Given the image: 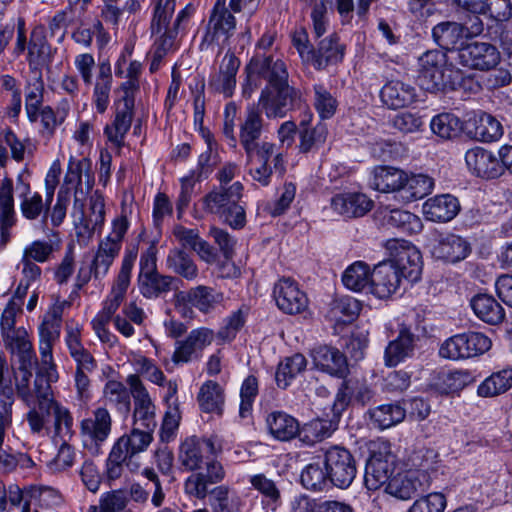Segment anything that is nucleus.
Instances as JSON below:
<instances>
[{
    "instance_id": "nucleus-3",
    "label": "nucleus",
    "mask_w": 512,
    "mask_h": 512,
    "mask_svg": "<svg viewBox=\"0 0 512 512\" xmlns=\"http://www.w3.org/2000/svg\"><path fill=\"white\" fill-rule=\"evenodd\" d=\"M461 74L448 64L447 56L440 50H428L418 59V83L430 93L456 90Z\"/></svg>"
},
{
    "instance_id": "nucleus-21",
    "label": "nucleus",
    "mask_w": 512,
    "mask_h": 512,
    "mask_svg": "<svg viewBox=\"0 0 512 512\" xmlns=\"http://www.w3.org/2000/svg\"><path fill=\"white\" fill-rule=\"evenodd\" d=\"M273 297L280 310L287 314L302 312L308 305V299L291 278H282L274 285Z\"/></svg>"
},
{
    "instance_id": "nucleus-56",
    "label": "nucleus",
    "mask_w": 512,
    "mask_h": 512,
    "mask_svg": "<svg viewBox=\"0 0 512 512\" xmlns=\"http://www.w3.org/2000/svg\"><path fill=\"white\" fill-rule=\"evenodd\" d=\"M223 298V293L204 285L192 288L187 293L188 302L203 313L213 310Z\"/></svg>"
},
{
    "instance_id": "nucleus-24",
    "label": "nucleus",
    "mask_w": 512,
    "mask_h": 512,
    "mask_svg": "<svg viewBox=\"0 0 512 512\" xmlns=\"http://www.w3.org/2000/svg\"><path fill=\"white\" fill-rule=\"evenodd\" d=\"M460 202L451 194H439L428 198L422 205L426 220L435 223H447L460 212Z\"/></svg>"
},
{
    "instance_id": "nucleus-29",
    "label": "nucleus",
    "mask_w": 512,
    "mask_h": 512,
    "mask_svg": "<svg viewBox=\"0 0 512 512\" xmlns=\"http://www.w3.org/2000/svg\"><path fill=\"white\" fill-rule=\"evenodd\" d=\"M314 365L323 372L337 377H343L347 371L345 355L337 348L321 345L311 352Z\"/></svg>"
},
{
    "instance_id": "nucleus-5",
    "label": "nucleus",
    "mask_w": 512,
    "mask_h": 512,
    "mask_svg": "<svg viewBox=\"0 0 512 512\" xmlns=\"http://www.w3.org/2000/svg\"><path fill=\"white\" fill-rule=\"evenodd\" d=\"M303 102L301 91L293 85L264 86L258 98V110L267 119H282L299 109Z\"/></svg>"
},
{
    "instance_id": "nucleus-36",
    "label": "nucleus",
    "mask_w": 512,
    "mask_h": 512,
    "mask_svg": "<svg viewBox=\"0 0 512 512\" xmlns=\"http://www.w3.org/2000/svg\"><path fill=\"white\" fill-rule=\"evenodd\" d=\"M14 223L13 181L5 177L0 182V236L3 243L9 240V230Z\"/></svg>"
},
{
    "instance_id": "nucleus-37",
    "label": "nucleus",
    "mask_w": 512,
    "mask_h": 512,
    "mask_svg": "<svg viewBox=\"0 0 512 512\" xmlns=\"http://www.w3.org/2000/svg\"><path fill=\"white\" fill-rule=\"evenodd\" d=\"M133 108L131 101L126 100L125 105L117 108L112 123L104 128L108 141L118 149L124 146L125 136L131 127Z\"/></svg>"
},
{
    "instance_id": "nucleus-14",
    "label": "nucleus",
    "mask_w": 512,
    "mask_h": 512,
    "mask_svg": "<svg viewBox=\"0 0 512 512\" xmlns=\"http://www.w3.org/2000/svg\"><path fill=\"white\" fill-rule=\"evenodd\" d=\"M246 73L264 79L265 86H278L289 83V72L285 62L274 55L257 51L245 67Z\"/></svg>"
},
{
    "instance_id": "nucleus-26",
    "label": "nucleus",
    "mask_w": 512,
    "mask_h": 512,
    "mask_svg": "<svg viewBox=\"0 0 512 512\" xmlns=\"http://www.w3.org/2000/svg\"><path fill=\"white\" fill-rule=\"evenodd\" d=\"M465 162L468 169L478 177L495 178L502 172V166L497 157L481 147L469 149L465 154Z\"/></svg>"
},
{
    "instance_id": "nucleus-38",
    "label": "nucleus",
    "mask_w": 512,
    "mask_h": 512,
    "mask_svg": "<svg viewBox=\"0 0 512 512\" xmlns=\"http://www.w3.org/2000/svg\"><path fill=\"white\" fill-rule=\"evenodd\" d=\"M264 120L262 113L254 106H250L246 110L244 120L240 124V144L242 145L245 153L255 147L256 143L261 142L260 137L263 131Z\"/></svg>"
},
{
    "instance_id": "nucleus-10",
    "label": "nucleus",
    "mask_w": 512,
    "mask_h": 512,
    "mask_svg": "<svg viewBox=\"0 0 512 512\" xmlns=\"http://www.w3.org/2000/svg\"><path fill=\"white\" fill-rule=\"evenodd\" d=\"M40 50L35 44L28 47V62L30 73L26 79L24 87L25 111L27 118L31 123L38 120L39 109L44 101V80L42 72L36 68V62L39 57Z\"/></svg>"
},
{
    "instance_id": "nucleus-62",
    "label": "nucleus",
    "mask_w": 512,
    "mask_h": 512,
    "mask_svg": "<svg viewBox=\"0 0 512 512\" xmlns=\"http://www.w3.org/2000/svg\"><path fill=\"white\" fill-rule=\"evenodd\" d=\"M474 135L479 141L495 142L502 137L503 126L494 116L483 112L475 120Z\"/></svg>"
},
{
    "instance_id": "nucleus-58",
    "label": "nucleus",
    "mask_w": 512,
    "mask_h": 512,
    "mask_svg": "<svg viewBox=\"0 0 512 512\" xmlns=\"http://www.w3.org/2000/svg\"><path fill=\"white\" fill-rule=\"evenodd\" d=\"M27 496H29V500L26 499L21 512H38L37 509H32L33 502L46 508L56 507L62 502L61 494L56 489L47 486L31 487L27 490Z\"/></svg>"
},
{
    "instance_id": "nucleus-52",
    "label": "nucleus",
    "mask_w": 512,
    "mask_h": 512,
    "mask_svg": "<svg viewBox=\"0 0 512 512\" xmlns=\"http://www.w3.org/2000/svg\"><path fill=\"white\" fill-rule=\"evenodd\" d=\"M173 277L159 272L138 275L139 291L147 299H156L171 290Z\"/></svg>"
},
{
    "instance_id": "nucleus-50",
    "label": "nucleus",
    "mask_w": 512,
    "mask_h": 512,
    "mask_svg": "<svg viewBox=\"0 0 512 512\" xmlns=\"http://www.w3.org/2000/svg\"><path fill=\"white\" fill-rule=\"evenodd\" d=\"M307 366L304 355L296 353L282 360L275 373V381L279 388L286 389L292 381L301 374Z\"/></svg>"
},
{
    "instance_id": "nucleus-46",
    "label": "nucleus",
    "mask_w": 512,
    "mask_h": 512,
    "mask_svg": "<svg viewBox=\"0 0 512 512\" xmlns=\"http://www.w3.org/2000/svg\"><path fill=\"white\" fill-rule=\"evenodd\" d=\"M112 87L111 66L108 62L98 65V72L93 90V104L98 113L103 114L109 105Z\"/></svg>"
},
{
    "instance_id": "nucleus-30",
    "label": "nucleus",
    "mask_w": 512,
    "mask_h": 512,
    "mask_svg": "<svg viewBox=\"0 0 512 512\" xmlns=\"http://www.w3.org/2000/svg\"><path fill=\"white\" fill-rule=\"evenodd\" d=\"M152 433L151 431L134 427L130 434L121 436L113 444L129 458L127 467L130 470L138 468V464L133 461V457L148 448L153 439Z\"/></svg>"
},
{
    "instance_id": "nucleus-31",
    "label": "nucleus",
    "mask_w": 512,
    "mask_h": 512,
    "mask_svg": "<svg viewBox=\"0 0 512 512\" xmlns=\"http://www.w3.org/2000/svg\"><path fill=\"white\" fill-rule=\"evenodd\" d=\"M3 337L6 348L15 355L23 367H34L36 354L28 331L19 327Z\"/></svg>"
},
{
    "instance_id": "nucleus-22",
    "label": "nucleus",
    "mask_w": 512,
    "mask_h": 512,
    "mask_svg": "<svg viewBox=\"0 0 512 512\" xmlns=\"http://www.w3.org/2000/svg\"><path fill=\"white\" fill-rule=\"evenodd\" d=\"M430 252L436 259L456 263L464 260L469 255L470 245L459 235L452 233L440 234L431 243Z\"/></svg>"
},
{
    "instance_id": "nucleus-48",
    "label": "nucleus",
    "mask_w": 512,
    "mask_h": 512,
    "mask_svg": "<svg viewBox=\"0 0 512 512\" xmlns=\"http://www.w3.org/2000/svg\"><path fill=\"white\" fill-rule=\"evenodd\" d=\"M166 267L172 273L179 275L187 281H194L199 270L193 258L181 249H171L166 258Z\"/></svg>"
},
{
    "instance_id": "nucleus-55",
    "label": "nucleus",
    "mask_w": 512,
    "mask_h": 512,
    "mask_svg": "<svg viewBox=\"0 0 512 512\" xmlns=\"http://www.w3.org/2000/svg\"><path fill=\"white\" fill-rule=\"evenodd\" d=\"M386 225L397 228L408 234L418 233L422 230V221L417 215L402 209L386 210L383 214Z\"/></svg>"
},
{
    "instance_id": "nucleus-47",
    "label": "nucleus",
    "mask_w": 512,
    "mask_h": 512,
    "mask_svg": "<svg viewBox=\"0 0 512 512\" xmlns=\"http://www.w3.org/2000/svg\"><path fill=\"white\" fill-rule=\"evenodd\" d=\"M197 400L203 412L220 415L225 402L224 389L219 383L208 380L200 387Z\"/></svg>"
},
{
    "instance_id": "nucleus-53",
    "label": "nucleus",
    "mask_w": 512,
    "mask_h": 512,
    "mask_svg": "<svg viewBox=\"0 0 512 512\" xmlns=\"http://www.w3.org/2000/svg\"><path fill=\"white\" fill-rule=\"evenodd\" d=\"M359 312V302L352 297L344 296L331 301L327 317L336 324H347L351 323Z\"/></svg>"
},
{
    "instance_id": "nucleus-12",
    "label": "nucleus",
    "mask_w": 512,
    "mask_h": 512,
    "mask_svg": "<svg viewBox=\"0 0 512 512\" xmlns=\"http://www.w3.org/2000/svg\"><path fill=\"white\" fill-rule=\"evenodd\" d=\"M89 215L85 209H72L75 232L79 243L86 245L96 231L100 232L105 222L104 198L98 192L90 197Z\"/></svg>"
},
{
    "instance_id": "nucleus-61",
    "label": "nucleus",
    "mask_w": 512,
    "mask_h": 512,
    "mask_svg": "<svg viewBox=\"0 0 512 512\" xmlns=\"http://www.w3.org/2000/svg\"><path fill=\"white\" fill-rule=\"evenodd\" d=\"M213 496L212 508L214 512H242L243 500L228 486L221 485L211 492Z\"/></svg>"
},
{
    "instance_id": "nucleus-32",
    "label": "nucleus",
    "mask_w": 512,
    "mask_h": 512,
    "mask_svg": "<svg viewBox=\"0 0 512 512\" xmlns=\"http://www.w3.org/2000/svg\"><path fill=\"white\" fill-rule=\"evenodd\" d=\"M31 369L32 367H23L22 363H20L18 371L15 372L17 394L27 406L36 404V400H41L38 393L40 382L46 383L48 387H51V383L54 382L48 380L46 375L38 370L33 382V386H31Z\"/></svg>"
},
{
    "instance_id": "nucleus-18",
    "label": "nucleus",
    "mask_w": 512,
    "mask_h": 512,
    "mask_svg": "<svg viewBox=\"0 0 512 512\" xmlns=\"http://www.w3.org/2000/svg\"><path fill=\"white\" fill-rule=\"evenodd\" d=\"M236 28V19L226 6V0H217L212 10L208 29L200 44V49L205 50L220 37L227 40Z\"/></svg>"
},
{
    "instance_id": "nucleus-7",
    "label": "nucleus",
    "mask_w": 512,
    "mask_h": 512,
    "mask_svg": "<svg viewBox=\"0 0 512 512\" xmlns=\"http://www.w3.org/2000/svg\"><path fill=\"white\" fill-rule=\"evenodd\" d=\"M491 345L486 335L470 331L446 339L439 348V355L450 360L466 359L484 354Z\"/></svg>"
},
{
    "instance_id": "nucleus-64",
    "label": "nucleus",
    "mask_w": 512,
    "mask_h": 512,
    "mask_svg": "<svg viewBox=\"0 0 512 512\" xmlns=\"http://www.w3.org/2000/svg\"><path fill=\"white\" fill-rule=\"evenodd\" d=\"M313 105L321 119L332 118L338 107V101L324 84L313 85Z\"/></svg>"
},
{
    "instance_id": "nucleus-2",
    "label": "nucleus",
    "mask_w": 512,
    "mask_h": 512,
    "mask_svg": "<svg viewBox=\"0 0 512 512\" xmlns=\"http://www.w3.org/2000/svg\"><path fill=\"white\" fill-rule=\"evenodd\" d=\"M137 258V250L125 251L120 271L112 285L111 291L102 303V309L92 319V328L102 343L114 345L117 337L109 330V323L116 316L115 313L125 299L131 282V274L134 262Z\"/></svg>"
},
{
    "instance_id": "nucleus-54",
    "label": "nucleus",
    "mask_w": 512,
    "mask_h": 512,
    "mask_svg": "<svg viewBox=\"0 0 512 512\" xmlns=\"http://www.w3.org/2000/svg\"><path fill=\"white\" fill-rule=\"evenodd\" d=\"M66 301L56 302L49 307L43 315L42 321L38 327L39 337L58 340L61 333L62 317Z\"/></svg>"
},
{
    "instance_id": "nucleus-1",
    "label": "nucleus",
    "mask_w": 512,
    "mask_h": 512,
    "mask_svg": "<svg viewBox=\"0 0 512 512\" xmlns=\"http://www.w3.org/2000/svg\"><path fill=\"white\" fill-rule=\"evenodd\" d=\"M215 446L209 438H187L180 446L179 462L187 471H197L185 481V492L198 499H204L208 487L221 482L225 471L214 459Z\"/></svg>"
},
{
    "instance_id": "nucleus-59",
    "label": "nucleus",
    "mask_w": 512,
    "mask_h": 512,
    "mask_svg": "<svg viewBox=\"0 0 512 512\" xmlns=\"http://www.w3.org/2000/svg\"><path fill=\"white\" fill-rule=\"evenodd\" d=\"M512 386V369H503L486 378L478 387L481 397H493L506 392Z\"/></svg>"
},
{
    "instance_id": "nucleus-11",
    "label": "nucleus",
    "mask_w": 512,
    "mask_h": 512,
    "mask_svg": "<svg viewBox=\"0 0 512 512\" xmlns=\"http://www.w3.org/2000/svg\"><path fill=\"white\" fill-rule=\"evenodd\" d=\"M386 247L390 252L387 262L392 263L403 278L411 282L417 281L422 270L420 251L410 242L400 239L388 240Z\"/></svg>"
},
{
    "instance_id": "nucleus-33",
    "label": "nucleus",
    "mask_w": 512,
    "mask_h": 512,
    "mask_svg": "<svg viewBox=\"0 0 512 512\" xmlns=\"http://www.w3.org/2000/svg\"><path fill=\"white\" fill-rule=\"evenodd\" d=\"M406 179V172L389 166H379L373 171L370 185L373 189L383 193H393L399 201L400 189Z\"/></svg>"
},
{
    "instance_id": "nucleus-27",
    "label": "nucleus",
    "mask_w": 512,
    "mask_h": 512,
    "mask_svg": "<svg viewBox=\"0 0 512 512\" xmlns=\"http://www.w3.org/2000/svg\"><path fill=\"white\" fill-rule=\"evenodd\" d=\"M243 185L236 181L229 187L221 186L208 193L203 199L204 209L220 217L242 197Z\"/></svg>"
},
{
    "instance_id": "nucleus-40",
    "label": "nucleus",
    "mask_w": 512,
    "mask_h": 512,
    "mask_svg": "<svg viewBox=\"0 0 512 512\" xmlns=\"http://www.w3.org/2000/svg\"><path fill=\"white\" fill-rule=\"evenodd\" d=\"M344 57V46L339 43L336 34H331L322 39L317 50L312 53L313 65L316 69L321 70L329 65L337 64Z\"/></svg>"
},
{
    "instance_id": "nucleus-43",
    "label": "nucleus",
    "mask_w": 512,
    "mask_h": 512,
    "mask_svg": "<svg viewBox=\"0 0 512 512\" xmlns=\"http://www.w3.org/2000/svg\"><path fill=\"white\" fill-rule=\"evenodd\" d=\"M433 40L443 49L454 50L464 47L466 41L463 27L454 21H444L432 29Z\"/></svg>"
},
{
    "instance_id": "nucleus-4",
    "label": "nucleus",
    "mask_w": 512,
    "mask_h": 512,
    "mask_svg": "<svg viewBox=\"0 0 512 512\" xmlns=\"http://www.w3.org/2000/svg\"><path fill=\"white\" fill-rule=\"evenodd\" d=\"M176 0H157L154 16L151 23L152 34L160 35V47L165 53L174 43V40L184 30L193 15L195 8L187 4L178 13L174 23L170 26V19L175 11Z\"/></svg>"
},
{
    "instance_id": "nucleus-42",
    "label": "nucleus",
    "mask_w": 512,
    "mask_h": 512,
    "mask_svg": "<svg viewBox=\"0 0 512 512\" xmlns=\"http://www.w3.org/2000/svg\"><path fill=\"white\" fill-rule=\"evenodd\" d=\"M128 228L129 221L125 215L113 219L111 232L99 241L96 252L115 260L120 253Z\"/></svg>"
},
{
    "instance_id": "nucleus-15",
    "label": "nucleus",
    "mask_w": 512,
    "mask_h": 512,
    "mask_svg": "<svg viewBox=\"0 0 512 512\" xmlns=\"http://www.w3.org/2000/svg\"><path fill=\"white\" fill-rule=\"evenodd\" d=\"M40 405L42 409L50 408V414L53 415L54 423V442L69 441L73 434V417L69 409L53 399L52 389L46 383L40 382L39 385Z\"/></svg>"
},
{
    "instance_id": "nucleus-8",
    "label": "nucleus",
    "mask_w": 512,
    "mask_h": 512,
    "mask_svg": "<svg viewBox=\"0 0 512 512\" xmlns=\"http://www.w3.org/2000/svg\"><path fill=\"white\" fill-rule=\"evenodd\" d=\"M324 466L330 483L341 489L348 488L357 473L352 454L340 446H333L326 450Z\"/></svg>"
},
{
    "instance_id": "nucleus-16",
    "label": "nucleus",
    "mask_w": 512,
    "mask_h": 512,
    "mask_svg": "<svg viewBox=\"0 0 512 512\" xmlns=\"http://www.w3.org/2000/svg\"><path fill=\"white\" fill-rule=\"evenodd\" d=\"M215 338L213 330L200 327L193 329L184 340L175 343L172 361L175 365L189 363L201 358L203 350L211 345Z\"/></svg>"
},
{
    "instance_id": "nucleus-17",
    "label": "nucleus",
    "mask_w": 512,
    "mask_h": 512,
    "mask_svg": "<svg viewBox=\"0 0 512 512\" xmlns=\"http://www.w3.org/2000/svg\"><path fill=\"white\" fill-rule=\"evenodd\" d=\"M457 59L464 67L485 71L499 64L500 53L490 43L473 42L459 49Z\"/></svg>"
},
{
    "instance_id": "nucleus-60",
    "label": "nucleus",
    "mask_w": 512,
    "mask_h": 512,
    "mask_svg": "<svg viewBox=\"0 0 512 512\" xmlns=\"http://www.w3.org/2000/svg\"><path fill=\"white\" fill-rule=\"evenodd\" d=\"M334 430L335 426L331 421L326 419H314L306 423L302 429L299 430V438L304 444L312 446L330 437Z\"/></svg>"
},
{
    "instance_id": "nucleus-28",
    "label": "nucleus",
    "mask_w": 512,
    "mask_h": 512,
    "mask_svg": "<svg viewBox=\"0 0 512 512\" xmlns=\"http://www.w3.org/2000/svg\"><path fill=\"white\" fill-rule=\"evenodd\" d=\"M240 67V60L231 52H227L219 67V71L209 79V86L225 97H231L236 87V74Z\"/></svg>"
},
{
    "instance_id": "nucleus-45",
    "label": "nucleus",
    "mask_w": 512,
    "mask_h": 512,
    "mask_svg": "<svg viewBox=\"0 0 512 512\" xmlns=\"http://www.w3.org/2000/svg\"><path fill=\"white\" fill-rule=\"evenodd\" d=\"M406 412L407 409L402 402H393L370 409L369 415L373 425L384 430L401 423L406 417Z\"/></svg>"
},
{
    "instance_id": "nucleus-63",
    "label": "nucleus",
    "mask_w": 512,
    "mask_h": 512,
    "mask_svg": "<svg viewBox=\"0 0 512 512\" xmlns=\"http://www.w3.org/2000/svg\"><path fill=\"white\" fill-rule=\"evenodd\" d=\"M434 134L443 139H451L460 134L463 123L459 117L452 113H441L434 116L430 123Z\"/></svg>"
},
{
    "instance_id": "nucleus-57",
    "label": "nucleus",
    "mask_w": 512,
    "mask_h": 512,
    "mask_svg": "<svg viewBox=\"0 0 512 512\" xmlns=\"http://www.w3.org/2000/svg\"><path fill=\"white\" fill-rule=\"evenodd\" d=\"M68 112L67 102L62 107H58L57 110H54L51 106L41 107L38 114L41 123L40 135L50 140L54 136L56 128L65 121Z\"/></svg>"
},
{
    "instance_id": "nucleus-39",
    "label": "nucleus",
    "mask_w": 512,
    "mask_h": 512,
    "mask_svg": "<svg viewBox=\"0 0 512 512\" xmlns=\"http://www.w3.org/2000/svg\"><path fill=\"white\" fill-rule=\"evenodd\" d=\"M470 306L477 318L487 324L497 325L505 318L504 308L492 295L477 294L471 299Z\"/></svg>"
},
{
    "instance_id": "nucleus-35",
    "label": "nucleus",
    "mask_w": 512,
    "mask_h": 512,
    "mask_svg": "<svg viewBox=\"0 0 512 512\" xmlns=\"http://www.w3.org/2000/svg\"><path fill=\"white\" fill-rule=\"evenodd\" d=\"M381 101L390 109H398L416 100L415 88L399 80L387 82L380 91Z\"/></svg>"
},
{
    "instance_id": "nucleus-23",
    "label": "nucleus",
    "mask_w": 512,
    "mask_h": 512,
    "mask_svg": "<svg viewBox=\"0 0 512 512\" xmlns=\"http://www.w3.org/2000/svg\"><path fill=\"white\" fill-rule=\"evenodd\" d=\"M402 278L401 272L392 263L382 261L372 271L371 293L379 299H387L397 292Z\"/></svg>"
},
{
    "instance_id": "nucleus-13",
    "label": "nucleus",
    "mask_w": 512,
    "mask_h": 512,
    "mask_svg": "<svg viewBox=\"0 0 512 512\" xmlns=\"http://www.w3.org/2000/svg\"><path fill=\"white\" fill-rule=\"evenodd\" d=\"M126 381L134 402V427L153 432L157 426L156 406L148 390L137 375H129Z\"/></svg>"
},
{
    "instance_id": "nucleus-9",
    "label": "nucleus",
    "mask_w": 512,
    "mask_h": 512,
    "mask_svg": "<svg viewBox=\"0 0 512 512\" xmlns=\"http://www.w3.org/2000/svg\"><path fill=\"white\" fill-rule=\"evenodd\" d=\"M396 456L390 451V445L381 443L377 450H372L365 467L364 483L367 489L377 490L387 485L395 469Z\"/></svg>"
},
{
    "instance_id": "nucleus-25",
    "label": "nucleus",
    "mask_w": 512,
    "mask_h": 512,
    "mask_svg": "<svg viewBox=\"0 0 512 512\" xmlns=\"http://www.w3.org/2000/svg\"><path fill=\"white\" fill-rule=\"evenodd\" d=\"M372 208L373 201L361 192L339 193L330 200V209L346 218L362 217Z\"/></svg>"
},
{
    "instance_id": "nucleus-19",
    "label": "nucleus",
    "mask_w": 512,
    "mask_h": 512,
    "mask_svg": "<svg viewBox=\"0 0 512 512\" xmlns=\"http://www.w3.org/2000/svg\"><path fill=\"white\" fill-rule=\"evenodd\" d=\"M429 483L430 479L425 471L409 470L393 476L385 486V491L397 499L409 500L428 487Z\"/></svg>"
},
{
    "instance_id": "nucleus-6",
    "label": "nucleus",
    "mask_w": 512,
    "mask_h": 512,
    "mask_svg": "<svg viewBox=\"0 0 512 512\" xmlns=\"http://www.w3.org/2000/svg\"><path fill=\"white\" fill-rule=\"evenodd\" d=\"M112 430V417L104 407L91 411L79 423V437L82 446L91 455H98Z\"/></svg>"
},
{
    "instance_id": "nucleus-51",
    "label": "nucleus",
    "mask_w": 512,
    "mask_h": 512,
    "mask_svg": "<svg viewBox=\"0 0 512 512\" xmlns=\"http://www.w3.org/2000/svg\"><path fill=\"white\" fill-rule=\"evenodd\" d=\"M372 272L368 264L356 261L344 271L342 282L348 289L356 292L367 290L371 293Z\"/></svg>"
},
{
    "instance_id": "nucleus-44",
    "label": "nucleus",
    "mask_w": 512,
    "mask_h": 512,
    "mask_svg": "<svg viewBox=\"0 0 512 512\" xmlns=\"http://www.w3.org/2000/svg\"><path fill=\"white\" fill-rule=\"evenodd\" d=\"M266 424L269 433L273 438L279 441H289L299 436V422L293 416L282 412L274 411L266 418Z\"/></svg>"
},
{
    "instance_id": "nucleus-34",
    "label": "nucleus",
    "mask_w": 512,
    "mask_h": 512,
    "mask_svg": "<svg viewBox=\"0 0 512 512\" xmlns=\"http://www.w3.org/2000/svg\"><path fill=\"white\" fill-rule=\"evenodd\" d=\"M415 349V335L407 328H402L398 336L389 342L384 352L385 365L395 367L412 357Z\"/></svg>"
},
{
    "instance_id": "nucleus-20",
    "label": "nucleus",
    "mask_w": 512,
    "mask_h": 512,
    "mask_svg": "<svg viewBox=\"0 0 512 512\" xmlns=\"http://www.w3.org/2000/svg\"><path fill=\"white\" fill-rule=\"evenodd\" d=\"M13 403L12 389H4L0 399V470L5 472L14 470L19 464V457L22 456L21 454H13L4 449V440L12 425Z\"/></svg>"
},
{
    "instance_id": "nucleus-41",
    "label": "nucleus",
    "mask_w": 512,
    "mask_h": 512,
    "mask_svg": "<svg viewBox=\"0 0 512 512\" xmlns=\"http://www.w3.org/2000/svg\"><path fill=\"white\" fill-rule=\"evenodd\" d=\"M434 189V180L426 174H408L406 172V179L400 189V203H410L424 198Z\"/></svg>"
},
{
    "instance_id": "nucleus-49",
    "label": "nucleus",
    "mask_w": 512,
    "mask_h": 512,
    "mask_svg": "<svg viewBox=\"0 0 512 512\" xmlns=\"http://www.w3.org/2000/svg\"><path fill=\"white\" fill-rule=\"evenodd\" d=\"M249 483L262 496V504L265 509L275 511L282 503L281 492L275 481L265 474H255L249 477Z\"/></svg>"
}]
</instances>
